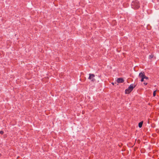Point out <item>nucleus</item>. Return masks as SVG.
Listing matches in <instances>:
<instances>
[{"label": "nucleus", "instance_id": "nucleus-7", "mask_svg": "<svg viewBox=\"0 0 159 159\" xmlns=\"http://www.w3.org/2000/svg\"><path fill=\"white\" fill-rule=\"evenodd\" d=\"M153 55L151 54L149 56V59H151L152 58H153Z\"/></svg>", "mask_w": 159, "mask_h": 159}, {"label": "nucleus", "instance_id": "nucleus-13", "mask_svg": "<svg viewBox=\"0 0 159 159\" xmlns=\"http://www.w3.org/2000/svg\"><path fill=\"white\" fill-rule=\"evenodd\" d=\"M112 84L113 85L114 84V83H112Z\"/></svg>", "mask_w": 159, "mask_h": 159}, {"label": "nucleus", "instance_id": "nucleus-3", "mask_svg": "<svg viewBox=\"0 0 159 159\" xmlns=\"http://www.w3.org/2000/svg\"><path fill=\"white\" fill-rule=\"evenodd\" d=\"M116 81L118 83H122L124 82V80L122 78H119L117 79Z\"/></svg>", "mask_w": 159, "mask_h": 159}, {"label": "nucleus", "instance_id": "nucleus-8", "mask_svg": "<svg viewBox=\"0 0 159 159\" xmlns=\"http://www.w3.org/2000/svg\"><path fill=\"white\" fill-rule=\"evenodd\" d=\"M156 90H155L153 92V96L154 97V96H156Z\"/></svg>", "mask_w": 159, "mask_h": 159}, {"label": "nucleus", "instance_id": "nucleus-11", "mask_svg": "<svg viewBox=\"0 0 159 159\" xmlns=\"http://www.w3.org/2000/svg\"><path fill=\"white\" fill-rule=\"evenodd\" d=\"M144 78H141V82H143V80H144Z\"/></svg>", "mask_w": 159, "mask_h": 159}, {"label": "nucleus", "instance_id": "nucleus-4", "mask_svg": "<svg viewBox=\"0 0 159 159\" xmlns=\"http://www.w3.org/2000/svg\"><path fill=\"white\" fill-rule=\"evenodd\" d=\"M144 76H145V74H144V73L141 72L139 73V77H140L141 78H144Z\"/></svg>", "mask_w": 159, "mask_h": 159}, {"label": "nucleus", "instance_id": "nucleus-10", "mask_svg": "<svg viewBox=\"0 0 159 159\" xmlns=\"http://www.w3.org/2000/svg\"><path fill=\"white\" fill-rule=\"evenodd\" d=\"M3 133H4V132H3V131H0V134H3Z\"/></svg>", "mask_w": 159, "mask_h": 159}, {"label": "nucleus", "instance_id": "nucleus-9", "mask_svg": "<svg viewBox=\"0 0 159 159\" xmlns=\"http://www.w3.org/2000/svg\"><path fill=\"white\" fill-rule=\"evenodd\" d=\"M144 79H146V80H148V78L147 77H146V76H145V75L144 76Z\"/></svg>", "mask_w": 159, "mask_h": 159}, {"label": "nucleus", "instance_id": "nucleus-12", "mask_svg": "<svg viewBox=\"0 0 159 159\" xmlns=\"http://www.w3.org/2000/svg\"><path fill=\"white\" fill-rule=\"evenodd\" d=\"M147 83H144V84H145V85H146L147 84Z\"/></svg>", "mask_w": 159, "mask_h": 159}, {"label": "nucleus", "instance_id": "nucleus-2", "mask_svg": "<svg viewBox=\"0 0 159 159\" xmlns=\"http://www.w3.org/2000/svg\"><path fill=\"white\" fill-rule=\"evenodd\" d=\"M135 86V85H134L133 84H130L128 88L125 90V93L126 94L130 93L133 90Z\"/></svg>", "mask_w": 159, "mask_h": 159}, {"label": "nucleus", "instance_id": "nucleus-5", "mask_svg": "<svg viewBox=\"0 0 159 159\" xmlns=\"http://www.w3.org/2000/svg\"><path fill=\"white\" fill-rule=\"evenodd\" d=\"M89 77L88 78V79L89 80H91V79L92 78H93V77H94V74H89Z\"/></svg>", "mask_w": 159, "mask_h": 159}, {"label": "nucleus", "instance_id": "nucleus-1", "mask_svg": "<svg viewBox=\"0 0 159 159\" xmlns=\"http://www.w3.org/2000/svg\"><path fill=\"white\" fill-rule=\"evenodd\" d=\"M132 7L134 9H138L140 7L139 2L137 1H133L131 4Z\"/></svg>", "mask_w": 159, "mask_h": 159}, {"label": "nucleus", "instance_id": "nucleus-6", "mask_svg": "<svg viewBox=\"0 0 159 159\" xmlns=\"http://www.w3.org/2000/svg\"><path fill=\"white\" fill-rule=\"evenodd\" d=\"M143 124V121H141V122H139V127L140 128H141Z\"/></svg>", "mask_w": 159, "mask_h": 159}]
</instances>
